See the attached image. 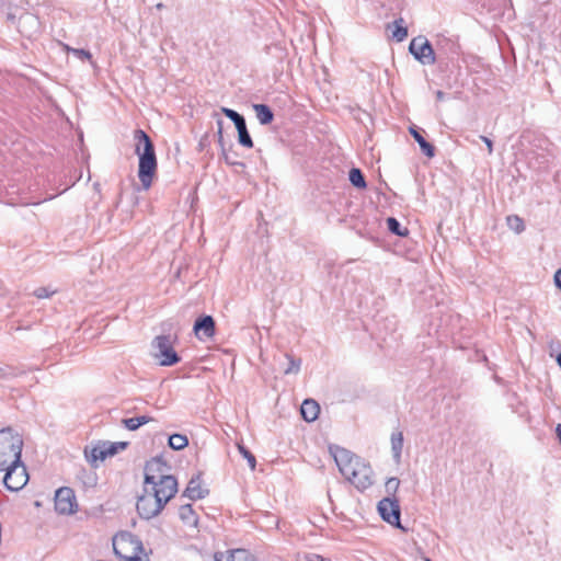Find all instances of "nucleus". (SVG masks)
Masks as SVG:
<instances>
[{
	"instance_id": "32",
	"label": "nucleus",
	"mask_w": 561,
	"mask_h": 561,
	"mask_svg": "<svg viewBox=\"0 0 561 561\" xmlns=\"http://www.w3.org/2000/svg\"><path fill=\"white\" fill-rule=\"evenodd\" d=\"M25 24H28L30 26H32L34 28H38L39 23H38V20L34 15L25 13L22 16H20V19H19V27H22Z\"/></svg>"
},
{
	"instance_id": "25",
	"label": "nucleus",
	"mask_w": 561,
	"mask_h": 561,
	"mask_svg": "<svg viewBox=\"0 0 561 561\" xmlns=\"http://www.w3.org/2000/svg\"><path fill=\"white\" fill-rule=\"evenodd\" d=\"M387 228L391 233L399 237H405L409 233L408 228L402 227L394 217L387 218Z\"/></svg>"
},
{
	"instance_id": "29",
	"label": "nucleus",
	"mask_w": 561,
	"mask_h": 561,
	"mask_svg": "<svg viewBox=\"0 0 561 561\" xmlns=\"http://www.w3.org/2000/svg\"><path fill=\"white\" fill-rule=\"evenodd\" d=\"M286 358L288 359V366L284 369V374H298L301 366V359L295 358L289 354H286Z\"/></svg>"
},
{
	"instance_id": "14",
	"label": "nucleus",
	"mask_w": 561,
	"mask_h": 561,
	"mask_svg": "<svg viewBox=\"0 0 561 561\" xmlns=\"http://www.w3.org/2000/svg\"><path fill=\"white\" fill-rule=\"evenodd\" d=\"M194 333L199 341L211 339L216 332V323L211 316L205 314L195 320Z\"/></svg>"
},
{
	"instance_id": "44",
	"label": "nucleus",
	"mask_w": 561,
	"mask_h": 561,
	"mask_svg": "<svg viewBox=\"0 0 561 561\" xmlns=\"http://www.w3.org/2000/svg\"><path fill=\"white\" fill-rule=\"evenodd\" d=\"M162 7H163V4H162V3H159V4L157 5V8H158V9H160V8H162Z\"/></svg>"
},
{
	"instance_id": "43",
	"label": "nucleus",
	"mask_w": 561,
	"mask_h": 561,
	"mask_svg": "<svg viewBox=\"0 0 561 561\" xmlns=\"http://www.w3.org/2000/svg\"><path fill=\"white\" fill-rule=\"evenodd\" d=\"M556 434H557V437L561 444V424H558L557 427H556Z\"/></svg>"
},
{
	"instance_id": "1",
	"label": "nucleus",
	"mask_w": 561,
	"mask_h": 561,
	"mask_svg": "<svg viewBox=\"0 0 561 561\" xmlns=\"http://www.w3.org/2000/svg\"><path fill=\"white\" fill-rule=\"evenodd\" d=\"M135 153L139 158L138 178L144 190H148L157 172V156L152 140L142 129L134 131Z\"/></svg>"
},
{
	"instance_id": "2",
	"label": "nucleus",
	"mask_w": 561,
	"mask_h": 561,
	"mask_svg": "<svg viewBox=\"0 0 561 561\" xmlns=\"http://www.w3.org/2000/svg\"><path fill=\"white\" fill-rule=\"evenodd\" d=\"M167 481L165 492L161 493V489L144 486V494L138 497L137 512L142 519H151L158 516L164 508L167 503L174 497L176 493H173L169 488Z\"/></svg>"
},
{
	"instance_id": "15",
	"label": "nucleus",
	"mask_w": 561,
	"mask_h": 561,
	"mask_svg": "<svg viewBox=\"0 0 561 561\" xmlns=\"http://www.w3.org/2000/svg\"><path fill=\"white\" fill-rule=\"evenodd\" d=\"M215 561H256V557L244 548L229 549L226 553L216 552Z\"/></svg>"
},
{
	"instance_id": "6",
	"label": "nucleus",
	"mask_w": 561,
	"mask_h": 561,
	"mask_svg": "<svg viewBox=\"0 0 561 561\" xmlns=\"http://www.w3.org/2000/svg\"><path fill=\"white\" fill-rule=\"evenodd\" d=\"M151 345L153 356L161 366H173L181 360L173 348V341L170 335L156 336Z\"/></svg>"
},
{
	"instance_id": "16",
	"label": "nucleus",
	"mask_w": 561,
	"mask_h": 561,
	"mask_svg": "<svg viewBox=\"0 0 561 561\" xmlns=\"http://www.w3.org/2000/svg\"><path fill=\"white\" fill-rule=\"evenodd\" d=\"M201 474H196L188 481L182 496L192 501L204 499L208 494V490L202 488Z\"/></svg>"
},
{
	"instance_id": "12",
	"label": "nucleus",
	"mask_w": 561,
	"mask_h": 561,
	"mask_svg": "<svg viewBox=\"0 0 561 561\" xmlns=\"http://www.w3.org/2000/svg\"><path fill=\"white\" fill-rule=\"evenodd\" d=\"M128 443L118 442V443H110V442H99L90 453V456H87L91 462H95L98 460H104L107 457H112L116 455L119 450H123L127 447Z\"/></svg>"
},
{
	"instance_id": "18",
	"label": "nucleus",
	"mask_w": 561,
	"mask_h": 561,
	"mask_svg": "<svg viewBox=\"0 0 561 561\" xmlns=\"http://www.w3.org/2000/svg\"><path fill=\"white\" fill-rule=\"evenodd\" d=\"M179 517L182 523L188 527H196L198 517L191 504H183L179 508Z\"/></svg>"
},
{
	"instance_id": "21",
	"label": "nucleus",
	"mask_w": 561,
	"mask_h": 561,
	"mask_svg": "<svg viewBox=\"0 0 561 561\" xmlns=\"http://www.w3.org/2000/svg\"><path fill=\"white\" fill-rule=\"evenodd\" d=\"M237 131H238V141L241 146L245 148H252L253 147V140L249 134V130L247 128L245 119L241 122L240 124L236 125Z\"/></svg>"
},
{
	"instance_id": "19",
	"label": "nucleus",
	"mask_w": 561,
	"mask_h": 561,
	"mask_svg": "<svg viewBox=\"0 0 561 561\" xmlns=\"http://www.w3.org/2000/svg\"><path fill=\"white\" fill-rule=\"evenodd\" d=\"M410 134L414 138V140L419 144L422 152L427 158H433L435 156V147L426 141V139L422 136L421 131L416 127L410 128Z\"/></svg>"
},
{
	"instance_id": "38",
	"label": "nucleus",
	"mask_w": 561,
	"mask_h": 561,
	"mask_svg": "<svg viewBox=\"0 0 561 561\" xmlns=\"http://www.w3.org/2000/svg\"><path fill=\"white\" fill-rule=\"evenodd\" d=\"M305 559L306 561H331L330 559L324 558L318 553H308L306 554Z\"/></svg>"
},
{
	"instance_id": "22",
	"label": "nucleus",
	"mask_w": 561,
	"mask_h": 561,
	"mask_svg": "<svg viewBox=\"0 0 561 561\" xmlns=\"http://www.w3.org/2000/svg\"><path fill=\"white\" fill-rule=\"evenodd\" d=\"M403 448V434L401 432H394L391 435V450L396 461H399L401 458V453Z\"/></svg>"
},
{
	"instance_id": "37",
	"label": "nucleus",
	"mask_w": 561,
	"mask_h": 561,
	"mask_svg": "<svg viewBox=\"0 0 561 561\" xmlns=\"http://www.w3.org/2000/svg\"><path fill=\"white\" fill-rule=\"evenodd\" d=\"M122 422L129 431H136L139 428L136 417L124 419Z\"/></svg>"
},
{
	"instance_id": "35",
	"label": "nucleus",
	"mask_w": 561,
	"mask_h": 561,
	"mask_svg": "<svg viewBox=\"0 0 561 561\" xmlns=\"http://www.w3.org/2000/svg\"><path fill=\"white\" fill-rule=\"evenodd\" d=\"M54 294L55 290L50 289L49 287H38L33 291V295L39 299L49 298Z\"/></svg>"
},
{
	"instance_id": "13",
	"label": "nucleus",
	"mask_w": 561,
	"mask_h": 561,
	"mask_svg": "<svg viewBox=\"0 0 561 561\" xmlns=\"http://www.w3.org/2000/svg\"><path fill=\"white\" fill-rule=\"evenodd\" d=\"M76 496L72 489L62 486L55 494V510L62 515H70L76 512Z\"/></svg>"
},
{
	"instance_id": "26",
	"label": "nucleus",
	"mask_w": 561,
	"mask_h": 561,
	"mask_svg": "<svg viewBox=\"0 0 561 561\" xmlns=\"http://www.w3.org/2000/svg\"><path fill=\"white\" fill-rule=\"evenodd\" d=\"M218 142L221 147V151H222V157L225 159V161L230 164V165H236L238 164V162L232 159V156L230 152H228L224 146V136H222V121L221 119H218Z\"/></svg>"
},
{
	"instance_id": "27",
	"label": "nucleus",
	"mask_w": 561,
	"mask_h": 561,
	"mask_svg": "<svg viewBox=\"0 0 561 561\" xmlns=\"http://www.w3.org/2000/svg\"><path fill=\"white\" fill-rule=\"evenodd\" d=\"M169 447L174 450H182L188 445V439L182 434H172L169 437Z\"/></svg>"
},
{
	"instance_id": "5",
	"label": "nucleus",
	"mask_w": 561,
	"mask_h": 561,
	"mask_svg": "<svg viewBox=\"0 0 561 561\" xmlns=\"http://www.w3.org/2000/svg\"><path fill=\"white\" fill-rule=\"evenodd\" d=\"M113 549L117 557L126 561H140L144 552L141 540L129 531H121L114 536Z\"/></svg>"
},
{
	"instance_id": "45",
	"label": "nucleus",
	"mask_w": 561,
	"mask_h": 561,
	"mask_svg": "<svg viewBox=\"0 0 561 561\" xmlns=\"http://www.w3.org/2000/svg\"><path fill=\"white\" fill-rule=\"evenodd\" d=\"M425 561H431L430 559H425Z\"/></svg>"
},
{
	"instance_id": "7",
	"label": "nucleus",
	"mask_w": 561,
	"mask_h": 561,
	"mask_svg": "<svg viewBox=\"0 0 561 561\" xmlns=\"http://www.w3.org/2000/svg\"><path fill=\"white\" fill-rule=\"evenodd\" d=\"M3 471H5L3 484L11 492L20 491L28 481L26 468L22 461L21 465H12Z\"/></svg>"
},
{
	"instance_id": "11",
	"label": "nucleus",
	"mask_w": 561,
	"mask_h": 561,
	"mask_svg": "<svg viewBox=\"0 0 561 561\" xmlns=\"http://www.w3.org/2000/svg\"><path fill=\"white\" fill-rule=\"evenodd\" d=\"M329 450L344 478L350 473L357 461L360 460V458L355 456L352 451L336 445L330 446Z\"/></svg>"
},
{
	"instance_id": "41",
	"label": "nucleus",
	"mask_w": 561,
	"mask_h": 561,
	"mask_svg": "<svg viewBox=\"0 0 561 561\" xmlns=\"http://www.w3.org/2000/svg\"><path fill=\"white\" fill-rule=\"evenodd\" d=\"M554 284L561 290V267L554 274Z\"/></svg>"
},
{
	"instance_id": "39",
	"label": "nucleus",
	"mask_w": 561,
	"mask_h": 561,
	"mask_svg": "<svg viewBox=\"0 0 561 561\" xmlns=\"http://www.w3.org/2000/svg\"><path fill=\"white\" fill-rule=\"evenodd\" d=\"M481 140L486 145L489 154H492L493 152V142L490 138L485 136H480Z\"/></svg>"
},
{
	"instance_id": "4",
	"label": "nucleus",
	"mask_w": 561,
	"mask_h": 561,
	"mask_svg": "<svg viewBox=\"0 0 561 561\" xmlns=\"http://www.w3.org/2000/svg\"><path fill=\"white\" fill-rule=\"evenodd\" d=\"M23 439L11 427L0 430V470L21 465Z\"/></svg>"
},
{
	"instance_id": "42",
	"label": "nucleus",
	"mask_w": 561,
	"mask_h": 561,
	"mask_svg": "<svg viewBox=\"0 0 561 561\" xmlns=\"http://www.w3.org/2000/svg\"><path fill=\"white\" fill-rule=\"evenodd\" d=\"M445 95L446 94L443 91H440V90L436 91V99H437V101H443L445 99Z\"/></svg>"
},
{
	"instance_id": "31",
	"label": "nucleus",
	"mask_w": 561,
	"mask_h": 561,
	"mask_svg": "<svg viewBox=\"0 0 561 561\" xmlns=\"http://www.w3.org/2000/svg\"><path fill=\"white\" fill-rule=\"evenodd\" d=\"M221 112L226 117L233 122L234 126L243 122L245 118L239 114L237 111L228 107H222Z\"/></svg>"
},
{
	"instance_id": "10",
	"label": "nucleus",
	"mask_w": 561,
	"mask_h": 561,
	"mask_svg": "<svg viewBox=\"0 0 561 561\" xmlns=\"http://www.w3.org/2000/svg\"><path fill=\"white\" fill-rule=\"evenodd\" d=\"M352 484L358 490H366L373 484V470L369 465L365 463L362 459L351 469L350 473L345 476Z\"/></svg>"
},
{
	"instance_id": "36",
	"label": "nucleus",
	"mask_w": 561,
	"mask_h": 561,
	"mask_svg": "<svg viewBox=\"0 0 561 561\" xmlns=\"http://www.w3.org/2000/svg\"><path fill=\"white\" fill-rule=\"evenodd\" d=\"M72 54L80 58L81 60H90L92 58V55L89 50L85 49H79V48H72Z\"/></svg>"
},
{
	"instance_id": "20",
	"label": "nucleus",
	"mask_w": 561,
	"mask_h": 561,
	"mask_svg": "<svg viewBox=\"0 0 561 561\" xmlns=\"http://www.w3.org/2000/svg\"><path fill=\"white\" fill-rule=\"evenodd\" d=\"M253 110L255 111L256 117L262 125H267L274 119V114L270 106L266 104H254Z\"/></svg>"
},
{
	"instance_id": "28",
	"label": "nucleus",
	"mask_w": 561,
	"mask_h": 561,
	"mask_svg": "<svg viewBox=\"0 0 561 561\" xmlns=\"http://www.w3.org/2000/svg\"><path fill=\"white\" fill-rule=\"evenodd\" d=\"M22 373L23 371L16 367L7 364H0V379L9 380L14 377H18Z\"/></svg>"
},
{
	"instance_id": "9",
	"label": "nucleus",
	"mask_w": 561,
	"mask_h": 561,
	"mask_svg": "<svg viewBox=\"0 0 561 561\" xmlns=\"http://www.w3.org/2000/svg\"><path fill=\"white\" fill-rule=\"evenodd\" d=\"M409 51L422 65H433L436 61L434 49L424 36L414 37L410 42Z\"/></svg>"
},
{
	"instance_id": "23",
	"label": "nucleus",
	"mask_w": 561,
	"mask_h": 561,
	"mask_svg": "<svg viewBox=\"0 0 561 561\" xmlns=\"http://www.w3.org/2000/svg\"><path fill=\"white\" fill-rule=\"evenodd\" d=\"M393 31H392V37L397 42H402L408 36V28L404 26V20L402 18H399L393 21Z\"/></svg>"
},
{
	"instance_id": "33",
	"label": "nucleus",
	"mask_w": 561,
	"mask_h": 561,
	"mask_svg": "<svg viewBox=\"0 0 561 561\" xmlns=\"http://www.w3.org/2000/svg\"><path fill=\"white\" fill-rule=\"evenodd\" d=\"M239 451L240 454L247 459L249 467L254 470L256 466V460L254 455L247 449L244 446L239 445Z\"/></svg>"
},
{
	"instance_id": "30",
	"label": "nucleus",
	"mask_w": 561,
	"mask_h": 561,
	"mask_svg": "<svg viewBox=\"0 0 561 561\" xmlns=\"http://www.w3.org/2000/svg\"><path fill=\"white\" fill-rule=\"evenodd\" d=\"M507 225L516 233H520L525 230V224L523 219L516 215L507 217Z\"/></svg>"
},
{
	"instance_id": "40",
	"label": "nucleus",
	"mask_w": 561,
	"mask_h": 561,
	"mask_svg": "<svg viewBox=\"0 0 561 561\" xmlns=\"http://www.w3.org/2000/svg\"><path fill=\"white\" fill-rule=\"evenodd\" d=\"M136 420L139 427L152 421V419L147 415L136 416Z\"/></svg>"
},
{
	"instance_id": "8",
	"label": "nucleus",
	"mask_w": 561,
	"mask_h": 561,
	"mask_svg": "<svg viewBox=\"0 0 561 561\" xmlns=\"http://www.w3.org/2000/svg\"><path fill=\"white\" fill-rule=\"evenodd\" d=\"M377 510L382 520L401 530H405L400 523L401 510L396 497H385L380 500Z\"/></svg>"
},
{
	"instance_id": "34",
	"label": "nucleus",
	"mask_w": 561,
	"mask_h": 561,
	"mask_svg": "<svg viewBox=\"0 0 561 561\" xmlns=\"http://www.w3.org/2000/svg\"><path fill=\"white\" fill-rule=\"evenodd\" d=\"M399 485H400V480L398 478H389L386 482L387 493L394 497V494L398 491Z\"/></svg>"
},
{
	"instance_id": "17",
	"label": "nucleus",
	"mask_w": 561,
	"mask_h": 561,
	"mask_svg": "<svg viewBox=\"0 0 561 561\" xmlns=\"http://www.w3.org/2000/svg\"><path fill=\"white\" fill-rule=\"evenodd\" d=\"M320 407L313 399H306L300 408V413L306 422H313L318 419Z\"/></svg>"
},
{
	"instance_id": "24",
	"label": "nucleus",
	"mask_w": 561,
	"mask_h": 561,
	"mask_svg": "<svg viewBox=\"0 0 561 561\" xmlns=\"http://www.w3.org/2000/svg\"><path fill=\"white\" fill-rule=\"evenodd\" d=\"M348 180L356 188H366V180L363 172L357 168H352L348 173Z\"/></svg>"
},
{
	"instance_id": "3",
	"label": "nucleus",
	"mask_w": 561,
	"mask_h": 561,
	"mask_svg": "<svg viewBox=\"0 0 561 561\" xmlns=\"http://www.w3.org/2000/svg\"><path fill=\"white\" fill-rule=\"evenodd\" d=\"M168 463L162 457H153L145 465V486L161 489V493L165 492L167 481L173 493L178 492V480L174 476L168 474Z\"/></svg>"
}]
</instances>
